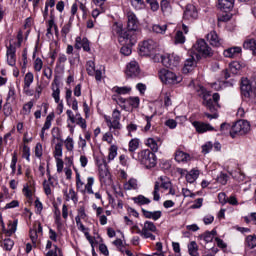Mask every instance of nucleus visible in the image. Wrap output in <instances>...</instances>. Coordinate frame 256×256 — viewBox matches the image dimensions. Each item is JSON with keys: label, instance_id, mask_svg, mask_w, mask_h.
<instances>
[{"label": "nucleus", "instance_id": "6e6552de", "mask_svg": "<svg viewBox=\"0 0 256 256\" xmlns=\"http://www.w3.org/2000/svg\"><path fill=\"white\" fill-rule=\"evenodd\" d=\"M160 59L164 67H168L169 69H175L181 63V58L175 54H164L160 56Z\"/></svg>", "mask_w": 256, "mask_h": 256}, {"label": "nucleus", "instance_id": "864d4df0", "mask_svg": "<svg viewBox=\"0 0 256 256\" xmlns=\"http://www.w3.org/2000/svg\"><path fill=\"white\" fill-rule=\"evenodd\" d=\"M17 223H18V220H14L11 224L8 225L7 233L9 235H13V233H15V231H17Z\"/></svg>", "mask_w": 256, "mask_h": 256}, {"label": "nucleus", "instance_id": "680f3d73", "mask_svg": "<svg viewBox=\"0 0 256 256\" xmlns=\"http://www.w3.org/2000/svg\"><path fill=\"white\" fill-rule=\"evenodd\" d=\"M43 75L44 77L48 78V79H52L53 78V69H51V67H44L43 70Z\"/></svg>", "mask_w": 256, "mask_h": 256}, {"label": "nucleus", "instance_id": "4c0bfd02", "mask_svg": "<svg viewBox=\"0 0 256 256\" xmlns=\"http://www.w3.org/2000/svg\"><path fill=\"white\" fill-rule=\"evenodd\" d=\"M127 103L133 109H138L139 103H141V100L139 99V97H130V98L127 99Z\"/></svg>", "mask_w": 256, "mask_h": 256}, {"label": "nucleus", "instance_id": "473e14b6", "mask_svg": "<svg viewBox=\"0 0 256 256\" xmlns=\"http://www.w3.org/2000/svg\"><path fill=\"white\" fill-rule=\"evenodd\" d=\"M217 235V230H212L211 232L207 231L204 234L200 235V239H203L206 243H211Z\"/></svg>", "mask_w": 256, "mask_h": 256}, {"label": "nucleus", "instance_id": "3c124183", "mask_svg": "<svg viewBox=\"0 0 256 256\" xmlns=\"http://www.w3.org/2000/svg\"><path fill=\"white\" fill-rule=\"evenodd\" d=\"M175 43H180L181 45H183V43H185V35H183V32L181 31H177L176 35H175Z\"/></svg>", "mask_w": 256, "mask_h": 256}, {"label": "nucleus", "instance_id": "f8f14e48", "mask_svg": "<svg viewBox=\"0 0 256 256\" xmlns=\"http://www.w3.org/2000/svg\"><path fill=\"white\" fill-rule=\"evenodd\" d=\"M98 173L101 183H107L111 179V173L109 172V166L107 162L103 161L98 165Z\"/></svg>", "mask_w": 256, "mask_h": 256}, {"label": "nucleus", "instance_id": "a18cd8bd", "mask_svg": "<svg viewBox=\"0 0 256 256\" xmlns=\"http://www.w3.org/2000/svg\"><path fill=\"white\" fill-rule=\"evenodd\" d=\"M3 113L5 117H9V115L13 113V108L11 107V103H9L8 101H6V103L3 106Z\"/></svg>", "mask_w": 256, "mask_h": 256}, {"label": "nucleus", "instance_id": "f257e3e1", "mask_svg": "<svg viewBox=\"0 0 256 256\" xmlns=\"http://www.w3.org/2000/svg\"><path fill=\"white\" fill-rule=\"evenodd\" d=\"M194 49L195 51H197L198 54L193 53V55H191L190 58H188L185 61L184 67L182 69L183 73L185 74L191 73V71L195 69V65H196L195 59L199 61L200 59L199 55L207 59V57H213V54H214L213 49L203 39L197 40V42L194 44Z\"/></svg>", "mask_w": 256, "mask_h": 256}, {"label": "nucleus", "instance_id": "6e6d98bb", "mask_svg": "<svg viewBox=\"0 0 256 256\" xmlns=\"http://www.w3.org/2000/svg\"><path fill=\"white\" fill-rule=\"evenodd\" d=\"M10 167L12 169V175H15V171L17 170V153L13 154Z\"/></svg>", "mask_w": 256, "mask_h": 256}, {"label": "nucleus", "instance_id": "37998d69", "mask_svg": "<svg viewBox=\"0 0 256 256\" xmlns=\"http://www.w3.org/2000/svg\"><path fill=\"white\" fill-rule=\"evenodd\" d=\"M246 243L250 249H255L256 247V236L255 235H249L246 237Z\"/></svg>", "mask_w": 256, "mask_h": 256}, {"label": "nucleus", "instance_id": "13d9d810", "mask_svg": "<svg viewBox=\"0 0 256 256\" xmlns=\"http://www.w3.org/2000/svg\"><path fill=\"white\" fill-rule=\"evenodd\" d=\"M115 91H116V93H118V95H127V93L131 92V88H129V87H117Z\"/></svg>", "mask_w": 256, "mask_h": 256}, {"label": "nucleus", "instance_id": "7ed1b4c3", "mask_svg": "<svg viewBox=\"0 0 256 256\" xmlns=\"http://www.w3.org/2000/svg\"><path fill=\"white\" fill-rule=\"evenodd\" d=\"M137 29H139V19L135 13L127 12V31L122 34V39H129L131 45L137 43Z\"/></svg>", "mask_w": 256, "mask_h": 256}, {"label": "nucleus", "instance_id": "aec40b11", "mask_svg": "<svg viewBox=\"0 0 256 256\" xmlns=\"http://www.w3.org/2000/svg\"><path fill=\"white\" fill-rule=\"evenodd\" d=\"M15 53H17V48L13 47V46H9L7 48V63L8 65H10V67H15L16 63H17V57L15 56Z\"/></svg>", "mask_w": 256, "mask_h": 256}, {"label": "nucleus", "instance_id": "2f4dec72", "mask_svg": "<svg viewBox=\"0 0 256 256\" xmlns=\"http://www.w3.org/2000/svg\"><path fill=\"white\" fill-rule=\"evenodd\" d=\"M199 178V170L192 169L189 173L186 174V181L188 183H195Z\"/></svg>", "mask_w": 256, "mask_h": 256}, {"label": "nucleus", "instance_id": "0e129e2a", "mask_svg": "<svg viewBox=\"0 0 256 256\" xmlns=\"http://www.w3.org/2000/svg\"><path fill=\"white\" fill-rule=\"evenodd\" d=\"M43 189L45 195H51V184L47 180L43 181Z\"/></svg>", "mask_w": 256, "mask_h": 256}, {"label": "nucleus", "instance_id": "72a5a7b5", "mask_svg": "<svg viewBox=\"0 0 256 256\" xmlns=\"http://www.w3.org/2000/svg\"><path fill=\"white\" fill-rule=\"evenodd\" d=\"M132 199L137 205H149V203H151V200L143 195H139Z\"/></svg>", "mask_w": 256, "mask_h": 256}, {"label": "nucleus", "instance_id": "7c9ffc66", "mask_svg": "<svg viewBox=\"0 0 256 256\" xmlns=\"http://www.w3.org/2000/svg\"><path fill=\"white\" fill-rule=\"evenodd\" d=\"M188 253L191 256H199V245H197V242L191 241L188 244Z\"/></svg>", "mask_w": 256, "mask_h": 256}, {"label": "nucleus", "instance_id": "338daca9", "mask_svg": "<svg viewBox=\"0 0 256 256\" xmlns=\"http://www.w3.org/2000/svg\"><path fill=\"white\" fill-rule=\"evenodd\" d=\"M218 201L221 205H226L227 203V194L225 192H221L218 194Z\"/></svg>", "mask_w": 256, "mask_h": 256}, {"label": "nucleus", "instance_id": "5fc2aeb1", "mask_svg": "<svg viewBox=\"0 0 256 256\" xmlns=\"http://www.w3.org/2000/svg\"><path fill=\"white\" fill-rule=\"evenodd\" d=\"M70 31H71V23L65 24L61 30L62 37H64V39L67 38V35H69Z\"/></svg>", "mask_w": 256, "mask_h": 256}, {"label": "nucleus", "instance_id": "9b49d317", "mask_svg": "<svg viewBox=\"0 0 256 256\" xmlns=\"http://www.w3.org/2000/svg\"><path fill=\"white\" fill-rule=\"evenodd\" d=\"M199 17L197 7L193 4H188L183 14L184 21H195Z\"/></svg>", "mask_w": 256, "mask_h": 256}, {"label": "nucleus", "instance_id": "1a4fd4ad", "mask_svg": "<svg viewBox=\"0 0 256 256\" xmlns=\"http://www.w3.org/2000/svg\"><path fill=\"white\" fill-rule=\"evenodd\" d=\"M253 85H255V79L251 82L247 78H242L240 89L243 97H246V99L253 97Z\"/></svg>", "mask_w": 256, "mask_h": 256}, {"label": "nucleus", "instance_id": "a19ab883", "mask_svg": "<svg viewBox=\"0 0 256 256\" xmlns=\"http://www.w3.org/2000/svg\"><path fill=\"white\" fill-rule=\"evenodd\" d=\"M133 45L135 44H125L124 46H122L120 53H122V55H125L126 57H129V55H131L132 53L131 47H133Z\"/></svg>", "mask_w": 256, "mask_h": 256}, {"label": "nucleus", "instance_id": "dca6fc26", "mask_svg": "<svg viewBox=\"0 0 256 256\" xmlns=\"http://www.w3.org/2000/svg\"><path fill=\"white\" fill-rule=\"evenodd\" d=\"M126 76L128 77H139L141 74V68H139V63L137 61H131L127 66H126Z\"/></svg>", "mask_w": 256, "mask_h": 256}, {"label": "nucleus", "instance_id": "0eeeda50", "mask_svg": "<svg viewBox=\"0 0 256 256\" xmlns=\"http://www.w3.org/2000/svg\"><path fill=\"white\" fill-rule=\"evenodd\" d=\"M95 183V178L93 177H88L87 178V183L85 185L84 182L81 181V174H79V172L76 171V189H78V191H81V193H88V195H93V185Z\"/></svg>", "mask_w": 256, "mask_h": 256}, {"label": "nucleus", "instance_id": "8fccbe9b", "mask_svg": "<svg viewBox=\"0 0 256 256\" xmlns=\"http://www.w3.org/2000/svg\"><path fill=\"white\" fill-rule=\"evenodd\" d=\"M121 120H112L111 122H110V125L108 126L109 127V129H110V131L112 130V129H114V130H116V131H119L120 129H121V122H120Z\"/></svg>", "mask_w": 256, "mask_h": 256}, {"label": "nucleus", "instance_id": "bf43d9fd", "mask_svg": "<svg viewBox=\"0 0 256 256\" xmlns=\"http://www.w3.org/2000/svg\"><path fill=\"white\" fill-rule=\"evenodd\" d=\"M22 153H23L22 157H24V159H27L29 161V157H31V149L29 148V146L24 145Z\"/></svg>", "mask_w": 256, "mask_h": 256}, {"label": "nucleus", "instance_id": "4d7b16f0", "mask_svg": "<svg viewBox=\"0 0 256 256\" xmlns=\"http://www.w3.org/2000/svg\"><path fill=\"white\" fill-rule=\"evenodd\" d=\"M34 69L39 73L43 69V60L41 58H36L34 61Z\"/></svg>", "mask_w": 256, "mask_h": 256}, {"label": "nucleus", "instance_id": "ddd939ff", "mask_svg": "<svg viewBox=\"0 0 256 256\" xmlns=\"http://www.w3.org/2000/svg\"><path fill=\"white\" fill-rule=\"evenodd\" d=\"M147 231H150L151 233H147ZM157 232V226H155V223L151 221H146L144 223L143 227V237L144 239H151V241H155V235L153 233Z\"/></svg>", "mask_w": 256, "mask_h": 256}, {"label": "nucleus", "instance_id": "423d86ee", "mask_svg": "<svg viewBox=\"0 0 256 256\" xmlns=\"http://www.w3.org/2000/svg\"><path fill=\"white\" fill-rule=\"evenodd\" d=\"M251 131V124H249L246 120H238L234 123L231 129V137L235 139V137H241L243 135H247Z\"/></svg>", "mask_w": 256, "mask_h": 256}, {"label": "nucleus", "instance_id": "f03ea898", "mask_svg": "<svg viewBox=\"0 0 256 256\" xmlns=\"http://www.w3.org/2000/svg\"><path fill=\"white\" fill-rule=\"evenodd\" d=\"M200 91L202 93V99H203V105L207 109H209L210 113L205 112L204 115L207 117V119H217L219 117V114L217 113V110L221 107L219 105V99H221V96L219 93H214L211 98V93L207 92L204 87H200Z\"/></svg>", "mask_w": 256, "mask_h": 256}, {"label": "nucleus", "instance_id": "f3484780", "mask_svg": "<svg viewBox=\"0 0 256 256\" xmlns=\"http://www.w3.org/2000/svg\"><path fill=\"white\" fill-rule=\"evenodd\" d=\"M112 31L119 37V43H122L123 45H131V42H129V38H122L125 34V31H123V25L119 23H114L112 26Z\"/></svg>", "mask_w": 256, "mask_h": 256}, {"label": "nucleus", "instance_id": "58836bf2", "mask_svg": "<svg viewBox=\"0 0 256 256\" xmlns=\"http://www.w3.org/2000/svg\"><path fill=\"white\" fill-rule=\"evenodd\" d=\"M13 245H15V242L11 240V238L4 239L2 243V247L6 251H11V249H13Z\"/></svg>", "mask_w": 256, "mask_h": 256}, {"label": "nucleus", "instance_id": "e433bc0d", "mask_svg": "<svg viewBox=\"0 0 256 256\" xmlns=\"http://www.w3.org/2000/svg\"><path fill=\"white\" fill-rule=\"evenodd\" d=\"M86 71H87L88 75H90L91 77H93V75H95V62L93 60H89L86 63Z\"/></svg>", "mask_w": 256, "mask_h": 256}, {"label": "nucleus", "instance_id": "e2e57ef3", "mask_svg": "<svg viewBox=\"0 0 256 256\" xmlns=\"http://www.w3.org/2000/svg\"><path fill=\"white\" fill-rule=\"evenodd\" d=\"M57 173H63L64 162L61 158H56Z\"/></svg>", "mask_w": 256, "mask_h": 256}, {"label": "nucleus", "instance_id": "052dcab7", "mask_svg": "<svg viewBox=\"0 0 256 256\" xmlns=\"http://www.w3.org/2000/svg\"><path fill=\"white\" fill-rule=\"evenodd\" d=\"M147 3L150 5V9L152 11H158L159 10V2L157 0H146Z\"/></svg>", "mask_w": 256, "mask_h": 256}, {"label": "nucleus", "instance_id": "b1692460", "mask_svg": "<svg viewBox=\"0 0 256 256\" xmlns=\"http://www.w3.org/2000/svg\"><path fill=\"white\" fill-rule=\"evenodd\" d=\"M33 81H35V76L33 75V73L31 72L26 73L24 77V87H23L25 93L29 94V89Z\"/></svg>", "mask_w": 256, "mask_h": 256}, {"label": "nucleus", "instance_id": "49530a36", "mask_svg": "<svg viewBox=\"0 0 256 256\" xmlns=\"http://www.w3.org/2000/svg\"><path fill=\"white\" fill-rule=\"evenodd\" d=\"M218 21L222 23H227V21H231V13L223 12L220 16H218Z\"/></svg>", "mask_w": 256, "mask_h": 256}, {"label": "nucleus", "instance_id": "c85d7f7f", "mask_svg": "<svg viewBox=\"0 0 256 256\" xmlns=\"http://www.w3.org/2000/svg\"><path fill=\"white\" fill-rule=\"evenodd\" d=\"M244 49L252 51L253 55L256 56V39H247L243 43Z\"/></svg>", "mask_w": 256, "mask_h": 256}, {"label": "nucleus", "instance_id": "412c9836", "mask_svg": "<svg viewBox=\"0 0 256 256\" xmlns=\"http://www.w3.org/2000/svg\"><path fill=\"white\" fill-rule=\"evenodd\" d=\"M52 97L55 101V103H59L60 101V97L59 95H61V89H59V77L55 76L54 80L52 82Z\"/></svg>", "mask_w": 256, "mask_h": 256}, {"label": "nucleus", "instance_id": "c756f323", "mask_svg": "<svg viewBox=\"0 0 256 256\" xmlns=\"http://www.w3.org/2000/svg\"><path fill=\"white\" fill-rule=\"evenodd\" d=\"M189 154L181 151V150H178L176 151L175 153V161H177L178 163H185L187 161H189Z\"/></svg>", "mask_w": 256, "mask_h": 256}, {"label": "nucleus", "instance_id": "ea45409f", "mask_svg": "<svg viewBox=\"0 0 256 256\" xmlns=\"http://www.w3.org/2000/svg\"><path fill=\"white\" fill-rule=\"evenodd\" d=\"M139 149V139L134 138L129 142V151L133 153Z\"/></svg>", "mask_w": 256, "mask_h": 256}, {"label": "nucleus", "instance_id": "79ce46f5", "mask_svg": "<svg viewBox=\"0 0 256 256\" xmlns=\"http://www.w3.org/2000/svg\"><path fill=\"white\" fill-rule=\"evenodd\" d=\"M152 30L154 33H160L161 35H163V33H165L167 31V25H159V24H155L152 27Z\"/></svg>", "mask_w": 256, "mask_h": 256}, {"label": "nucleus", "instance_id": "9d476101", "mask_svg": "<svg viewBox=\"0 0 256 256\" xmlns=\"http://www.w3.org/2000/svg\"><path fill=\"white\" fill-rule=\"evenodd\" d=\"M157 44L153 40H146L139 45L140 55L147 57L155 51Z\"/></svg>", "mask_w": 256, "mask_h": 256}, {"label": "nucleus", "instance_id": "c03bdc74", "mask_svg": "<svg viewBox=\"0 0 256 256\" xmlns=\"http://www.w3.org/2000/svg\"><path fill=\"white\" fill-rule=\"evenodd\" d=\"M115 157H117V146L112 145L109 148L108 161H113V159H115Z\"/></svg>", "mask_w": 256, "mask_h": 256}, {"label": "nucleus", "instance_id": "cd10ccee", "mask_svg": "<svg viewBox=\"0 0 256 256\" xmlns=\"http://www.w3.org/2000/svg\"><path fill=\"white\" fill-rule=\"evenodd\" d=\"M159 143H161V141L154 138H148L146 141L147 147H149L153 153H157L159 151Z\"/></svg>", "mask_w": 256, "mask_h": 256}, {"label": "nucleus", "instance_id": "c9c22d12", "mask_svg": "<svg viewBox=\"0 0 256 256\" xmlns=\"http://www.w3.org/2000/svg\"><path fill=\"white\" fill-rule=\"evenodd\" d=\"M54 157L55 159H60V157H63V143H57L55 145Z\"/></svg>", "mask_w": 256, "mask_h": 256}, {"label": "nucleus", "instance_id": "bb28decb", "mask_svg": "<svg viewBox=\"0 0 256 256\" xmlns=\"http://www.w3.org/2000/svg\"><path fill=\"white\" fill-rule=\"evenodd\" d=\"M241 53V47H232L224 50V57H228L230 59H233V57H237Z\"/></svg>", "mask_w": 256, "mask_h": 256}, {"label": "nucleus", "instance_id": "f704fd0d", "mask_svg": "<svg viewBox=\"0 0 256 256\" xmlns=\"http://www.w3.org/2000/svg\"><path fill=\"white\" fill-rule=\"evenodd\" d=\"M64 195L66 197V201H69L71 199L73 202L77 203V193H75V190L73 188L69 189V193H67V190H65Z\"/></svg>", "mask_w": 256, "mask_h": 256}, {"label": "nucleus", "instance_id": "2eb2a0df", "mask_svg": "<svg viewBox=\"0 0 256 256\" xmlns=\"http://www.w3.org/2000/svg\"><path fill=\"white\" fill-rule=\"evenodd\" d=\"M66 114L68 116L69 121H71V123H76V125H79L81 129H87V120L81 117V114H76V119H75V115H73V111L67 110Z\"/></svg>", "mask_w": 256, "mask_h": 256}, {"label": "nucleus", "instance_id": "774afa93", "mask_svg": "<svg viewBox=\"0 0 256 256\" xmlns=\"http://www.w3.org/2000/svg\"><path fill=\"white\" fill-rule=\"evenodd\" d=\"M64 143L67 151H71L73 149V138L68 137Z\"/></svg>", "mask_w": 256, "mask_h": 256}, {"label": "nucleus", "instance_id": "5701e85b", "mask_svg": "<svg viewBox=\"0 0 256 256\" xmlns=\"http://www.w3.org/2000/svg\"><path fill=\"white\" fill-rule=\"evenodd\" d=\"M53 119H55V113L51 112L47 117H46V121L42 127L41 133H40V137L41 139H45V131H47V129H51V122L53 121Z\"/></svg>", "mask_w": 256, "mask_h": 256}, {"label": "nucleus", "instance_id": "69168bd1", "mask_svg": "<svg viewBox=\"0 0 256 256\" xmlns=\"http://www.w3.org/2000/svg\"><path fill=\"white\" fill-rule=\"evenodd\" d=\"M82 49L89 53L91 51V47L89 46V40L87 38L82 39Z\"/></svg>", "mask_w": 256, "mask_h": 256}, {"label": "nucleus", "instance_id": "603ef678", "mask_svg": "<svg viewBox=\"0 0 256 256\" xmlns=\"http://www.w3.org/2000/svg\"><path fill=\"white\" fill-rule=\"evenodd\" d=\"M233 129V126H231L230 124L227 123H222L220 126V131L222 133H229L230 137H231V130Z\"/></svg>", "mask_w": 256, "mask_h": 256}, {"label": "nucleus", "instance_id": "de8ad7c7", "mask_svg": "<svg viewBox=\"0 0 256 256\" xmlns=\"http://www.w3.org/2000/svg\"><path fill=\"white\" fill-rule=\"evenodd\" d=\"M131 5L134 9H143L145 7V2L143 0H131Z\"/></svg>", "mask_w": 256, "mask_h": 256}, {"label": "nucleus", "instance_id": "6ab92c4d", "mask_svg": "<svg viewBox=\"0 0 256 256\" xmlns=\"http://www.w3.org/2000/svg\"><path fill=\"white\" fill-rule=\"evenodd\" d=\"M207 41H209L212 47H221L223 45V39L219 38L215 30L207 34Z\"/></svg>", "mask_w": 256, "mask_h": 256}, {"label": "nucleus", "instance_id": "4be33fe9", "mask_svg": "<svg viewBox=\"0 0 256 256\" xmlns=\"http://www.w3.org/2000/svg\"><path fill=\"white\" fill-rule=\"evenodd\" d=\"M235 5V0H218V9L220 11H224L225 13H229L231 9H233Z\"/></svg>", "mask_w": 256, "mask_h": 256}, {"label": "nucleus", "instance_id": "09e8293b", "mask_svg": "<svg viewBox=\"0 0 256 256\" xmlns=\"http://www.w3.org/2000/svg\"><path fill=\"white\" fill-rule=\"evenodd\" d=\"M227 181H229V175H227L225 173H221L217 177V182L220 183L221 185H227Z\"/></svg>", "mask_w": 256, "mask_h": 256}, {"label": "nucleus", "instance_id": "39448f33", "mask_svg": "<svg viewBox=\"0 0 256 256\" xmlns=\"http://www.w3.org/2000/svg\"><path fill=\"white\" fill-rule=\"evenodd\" d=\"M159 79L164 83L165 85H178V83H181L183 81L182 76H177L175 72L162 69L158 72Z\"/></svg>", "mask_w": 256, "mask_h": 256}, {"label": "nucleus", "instance_id": "a878e982", "mask_svg": "<svg viewBox=\"0 0 256 256\" xmlns=\"http://www.w3.org/2000/svg\"><path fill=\"white\" fill-rule=\"evenodd\" d=\"M142 213L146 219H153V221H158V219H161V211H148L145 209H142Z\"/></svg>", "mask_w": 256, "mask_h": 256}, {"label": "nucleus", "instance_id": "a211bd4d", "mask_svg": "<svg viewBox=\"0 0 256 256\" xmlns=\"http://www.w3.org/2000/svg\"><path fill=\"white\" fill-rule=\"evenodd\" d=\"M193 127L196 129L197 133H207V131H215V128L211 124L194 121L192 123Z\"/></svg>", "mask_w": 256, "mask_h": 256}, {"label": "nucleus", "instance_id": "4468645a", "mask_svg": "<svg viewBox=\"0 0 256 256\" xmlns=\"http://www.w3.org/2000/svg\"><path fill=\"white\" fill-rule=\"evenodd\" d=\"M161 182L156 181L154 185V191H153V199L154 201H159L161 199V196L159 195V189L162 187V189H169L171 187V182H164L163 177L159 178Z\"/></svg>", "mask_w": 256, "mask_h": 256}, {"label": "nucleus", "instance_id": "20e7f679", "mask_svg": "<svg viewBox=\"0 0 256 256\" xmlns=\"http://www.w3.org/2000/svg\"><path fill=\"white\" fill-rule=\"evenodd\" d=\"M138 161L146 169H153L157 165V156L151 150L145 149L138 153Z\"/></svg>", "mask_w": 256, "mask_h": 256}, {"label": "nucleus", "instance_id": "393cba45", "mask_svg": "<svg viewBox=\"0 0 256 256\" xmlns=\"http://www.w3.org/2000/svg\"><path fill=\"white\" fill-rule=\"evenodd\" d=\"M123 187H124V191H135L139 189V184L137 182V179L130 178L129 181L124 183Z\"/></svg>", "mask_w": 256, "mask_h": 256}]
</instances>
